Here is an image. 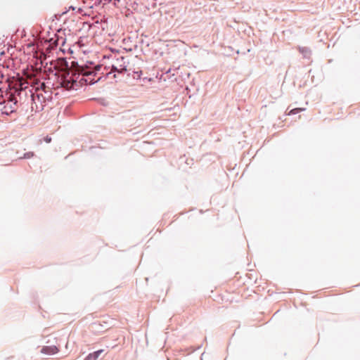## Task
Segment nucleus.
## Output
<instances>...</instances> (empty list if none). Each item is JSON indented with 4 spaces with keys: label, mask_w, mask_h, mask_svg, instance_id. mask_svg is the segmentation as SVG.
Listing matches in <instances>:
<instances>
[{
    "label": "nucleus",
    "mask_w": 360,
    "mask_h": 360,
    "mask_svg": "<svg viewBox=\"0 0 360 360\" xmlns=\"http://www.w3.org/2000/svg\"><path fill=\"white\" fill-rule=\"evenodd\" d=\"M88 67L79 65L77 62H72L70 68L63 75V85L67 89L72 87L73 83L76 82L78 76L89 75L94 73L91 70H88Z\"/></svg>",
    "instance_id": "nucleus-1"
},
{
    "label": "nucleus",
    "mask_w": 360,
    "mask_h": 360,
    "mask_svg": "<svg viewBox=\"0 0 360 360\" xmlns=\"http://www.w3.org/2000/svg\"><path fill=\"white\" fill-rule=\"evenodd\" d=\"M58 352L59 349L55 345L44 346L41 349V352L46 355H53L57 354Z\"/></svg>",
    "instance_id": "nucleus-4"
},
{
    "label": "nucleus",
    "mask_w": 360,
    "mask_h": 360,
    "mask_svg": "<svg viewBox=\"0 0 360 360\" xmlns=\"http://www.w3.org/2000/svg\"><path fill=\"white\" fill-rule=\"evenodd\" d=\"M17 89L14 92H6L4 95L1 93V99H0V112L8 115L16 111L18 109V99L15 96Z\"/></svg>",
    "instance_id": "nucleus-2"
},
{
    "label": "nucleus",
    "mask_w": 360,
    "mask_h": 360,
    "mask_svg": "<svg viewBox=\"0 0 360 360\" xmlns=\"http://www.w3.org/2000/svg\"><path fill=\"white\" fill-rule=\"evenodd\" d=\"M128 63L126 58L123 56L117 58L112 65V70L119 73H122L127 71V66Z\"/></svg>",
    "instance_id": "nucleus-3"
},
{
    "label": "nucleus",
    "mask_w": 360,
    "mask_h": 360,
    "mask_svg": "<svg viewBox=\"0 0 360 360\" xmlns=\"http://www.w3.org/2000/svg\"><path fill=\"white\" fill-rule=\"evenodd\" d=\"M34 152H27L24 154L23 157H21L20 158H25V159H30L32 157H34Z\"/></svg>",
    "instance_id": "nucleus-7"
},
{
    "label": "nucleus",
    "mask_w": 360,
    "mask_h": 360,
    "mask_svg": "<svg viewBox=\"0 0 360 360\" xmlns=\"http://www.w3.org/2000/svg\"><path fill=\"white\" fill-rule=\"evenodd\" d=\"M44 87H45V84H44V83H42L41 85V88H44Z\"/></svg>",
    "instance_id": "nucleus-9"
},
{
    "label": "nucleus",
    "mask_w": 360,
    "mask_h": 360,
    "mask_svg": "<svg viewBox=\"0 0 360 360\" xmlns=\"http://www.w3.org/2000/svg\"><path fill=\"white\" fill-rule=\"evenodd\" d=\"M302 110H304V108H294L288 112V115H295V114H297Z\"/></svg>",
    "instance_id": "nucleus-6"
},
{
    "label": "nucleus",
    "mask_w": 360,
    "mask_h": 360,
    "mask_svg": "<svg viewBox=\"0 0 360 360\" xmlns=\"http://www.w3.org/2000/svg\"><path fill=\"white\" fill-rule=\"evenodd\" d=\"M44 141L46 143H50L51 141V138L47 136L44 138Z\"/></svg>",
    "instance_id": "nucleus-8"
},
{
    "label": "nucleus",
    "mask_w": 360,
    "mask_h": 360,
    "mask_svg": "<svg viewBox=\"0 0 360 360\" xmlns=\"http://www.w3.org/2000/svg\"><path fill=\"white\" fill-rule=\"evenodd\" d=\"M103 352V349H99L96 352L89 354L85 360H97L98 356Z\"/></svg>",
    "instance_id": "nucleus-5"
}]
</instances>
